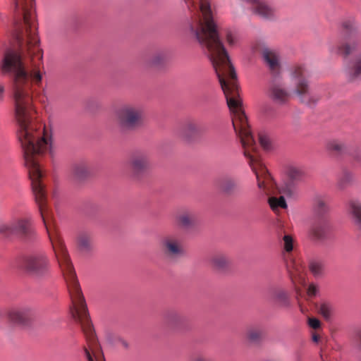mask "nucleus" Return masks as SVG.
I'll use <instances>...</instances> for the list:
<instances>
[{"label": "nucleus", "instance_id": "nucleus-31", "mask_svg": "<svg viewBox=\"0 0 361 361\" xmlns=\"http://www.w3.org/2000/svg\"><path fill=\"white\" fill-rule=\"evenodd\" d=\"M309 269L315 277H320L324 274V264L319 260H311L309 263Z\"/></svg>", "mask_w": 361, "mask_h": 361}, {"label": "nucleus", "instance_id": "nucleus-13", "mask_svg": "<svg viewBox=\"0 0 361 361\" xmlns=\"http://www.w3.org/2000/svg\"><path fill=\"white\" fill-rule=\"evenodd\" d=\"M341 27L342 29L341 36L343 43L350 44L357 42L358 28L355 19L343 20L341 22Z\"/></svg>", "mask_w": 361, "mask_h": 361}, {"label": "nucleus", "instance_id": "nucleus-9", "mask_svg": "<svg viewBox=\"0 0 361 361\" xmlns=\"http://www.w3.org/2000/svg\"><path fill=\"white\" fill-rule=\"evenodd\" d=\"M160 247L164 255L171 260H176L185 255L182 240L174 235L164 237L160 242Z\"/></svg>", "mask_w": 361, "mask_h": 361}, {"label": "nucleus", "instance_id": "nucleus-42", "mask_svg": "<svg viewBox=\"0 0 361 361\" xmlns=\"http://www.w3.org/2000/svg\"><path fill=\"white\" fill-rule=\"evenodd\" d=\"M163 60H164L163 56L159 55V56H154L152 59L151 63H152V64H153L154 66H158L162 62Z\"/></svg>", "mask_w": 361, "mask_h": 361}, {"label": "nucleus", "instance_id": "nucleus-27", "mask_svg": "<svg viewBox=\"0 0 361 361\" xmlns=\"http://www.w3.org/2000/svg\"><path fill=\"white\" fill-rule=\"evenodd\" d=\"M270 300L281 307H288L290 305L287 293L283 290H274L271 294Z\"/></svg>", "mask_w": 361, "mask_h": 361}, {"label": "nucleus", "instance_id": "nucleus-49", "mask_svg": "<svg viewBox=\"0 0 361 361\" xmlns=\"http://www.w3.org/2000/svg\"><path fill=\"white\" fill-rule=\"evenodd\" d=\"M121 343H122V345H123V347H125L126 348H127L128 347V343H127V342H126V341H121Z\"/></svg>", "mask_w": 361, "mask_h": 361}, {"label": "nucleus", "instance_id": "nucleus-7", "mask_svg": "<svg viewBox=\"0 0 361 361\" xmlns=\"http://www.w3.org/2000/svg\"><path fill=\"white\" fill-rule=\"evenodd\" d=\"M23 268L33 276H42L48 272L49 261L43 253L30 254L24 257Z\"/></svg>", "mask_w": 361, "mask_h": 361}, {"label": "nucleus", "instance_id": "nucleus-24", "mask_svg": "<svg viewBox=\"0 0 361 361\" xmlns=\"http://www.w3.org/2000/svg\"><path fill=\"white\" fill-rule=\"evenodd\" d=\"M200 133V126L193 121H188L183 127L180 133L183 139L189 141Z\"/></svg>", "mask_w": 361, "mask_h": 361}, {"label": "nucleus", "instance_id": "nucleus-20", "mask_svg": "<svg viewBox=\"0 0 361 361\" xmlns=\"http://www.w3.org/2000/svg\"><path fill=\"white\" fill-rule=\"evenodd\" d=\"M219 189L226 195H233L238 191V181L233 177L226 176L220 180Z\"/></svg>", "mask_w": 361, "mask_h": 361}, {"label": "nucleus", "instance_id": "nucleus-33", "mask_svg": "<svg viewBox=\"0 0 361 361\" xmlns=\"http://www.w3.org/2000/svg\"><path fill=\"white\" fill-rule=\"evenodd\" d=\"M295 185L293 181L284 183L279 188V192L287 197H291L295 193Z\"/></svg>", "mask_w": 361, "mask_h": 361}, {"label": "nucleus", "instance_id": "nucleus-32", "mask_svg": "<svg viewBox=\"0 0 361 361\" xmlns=\"http://www.w3.org/2000/svg\"><path fill=\"white\" fill-rule=\"evenodd\" d=\"M269 204L273 210H276L278 207H281L283 209L287 208V204L283 195H281L279 197H269Z\"/></svg>", "mask_w": 361, "mask_h": 361}, {"label": "nucleus", "instance_id": "nucleus-19", "mask_svg": "<svg viewBox=\"0 0 361 361\" xmlns=\"http://www.w3.org/2000/svg\"><path fill=\"white\" fill-rule=\"evenodd\" d=\"M330 226L327 222L323 221L312 226L310 235L314 240H324L328 238Z\"/></svg>", "mask_w": 361, "mask_h": 361}, {"label": "nucleus", "instance_id": "nucleus-4", "mask_svg": "<svg viewBox=\"0 0 361 361\" xmlns=\"http://www.w3.org/2000/svg\"><path fill=\"white\" fill-rule=\"evenodd\" d=\"M116 118L121 131H132L143 124L145 112L140 106L126 104L116 111Z\"/></svg>", "mask_w": 361, "mask_h": 361}, {"label": "nucleus", "instance_id": "nucleus-30", "mask_svg": "<svg viewBox=\"0 0 361 361\" xmlns=\"http://www.w3.org/2000/svg\"><path fill=\"white\" fill-rule=\"evenodd\" d=\"M0 235L6 238L15 235L12 219L9 221H0Z\"/></svg>", "mask_w": 361, "mask_h": 361}, {"label": "nucleus", "instance_id": "nucleus-22", "mask_svg": "<svg viewBox=\"0 0 361 361\" xmlns=\"http://www.w3.org/2000/svg\"><path fill=\"white\" fill-rule=\"evenodd\" d=\"M270 97L275 103L283 104L288 100L289 94L280 85L275 84L270 89Z\"/></svg>", "mask_w": 361, "mask_h": 361}, {"label": "nucleus", "instance_id": "nucleus-34", "mask_svg": "<svg viewBox=\"0 0 361 361\" xmlns=\"http://www.w3.org/2000/svg\"><path fill=\"white\" fill-rule=\"evenodd\" d=\"M288 177L290 181H298L303 177V171L296 167H290L288 172Z\"/></svg>", "mask_w": 361, "mask_h": 361}, {"label": "nucleus", "instance_id": "nucleus-40", "mask_svg": "<svg viewBox=\"0 0 361 361\" xmlns=\"http://www.w3.org/2000/svg\"><path fill=\"white\" fill-rule=\"evenodd\" d=\"M308 324L314 329H317L321 326L320 321L317 318H310L308 319Z\"/></svg>", "mask_w": 361, "mask_h": 361}, {"label": "nucleus", "instance_id": "nucleus-2", "mask_svg": "<svg viewBox=\"0 0 361 361\" xmlns=\"http://www.w3.org/2000/svg\"><path fill=\"white\" fill-rule=\"evenodd\" d=\"M205 53L213 64L226 98L228 106L233 114V127L240 139L244 148V155L250 159V165L252 166L255 159L248 149H255V141L249 129L247 117L242 109V101L240 98L238 77L235 68L224 47H207Z\"/></svg>", "mask_w": 361, "mask_h": 361}, {"label": "nucleus", "instance_id": "nucleus-21", "mask_svg": "<svg viewBox=\"0 0 361 361\" xmlns=\"http://www.w3.org/2000/svg\"><path fill=\"white\" fill-rule=\"evenodd\" d=\"M212 267L217 271H226L230 265L228 257L224 254L218 253L212 256L210 259Z\"/></svg>", "mask_w": 361, "mask_h": 361}, {"label": "nucleus", "instance_id": "nucleus-17", "mask_svg": "<svg viewBox=\"0 0 361 361\" xmlns=\"http://www.w3.org/2000/svg\"><path fill=\"white\" fill-rule=\"evenodd\" d=\"M347 212L354 225L361 231V202L351 199L347 202Z\"/></svg>", "mask_w": 361, "mask_h": 361}, {"label": "nucleus", "instance_id": "nucleus-38", "mask_svg": "<svg viewBox=\"0 0 361 361\" xmlns=\"http://www.w3.org/2000/svg\"><path fill=\"white\" fill-rule=\"evenodd\" d=\"M284 241V249L286 252H290L293 250V238L289 235H286L283 237Z\"/></svg>", "mask_w": 361, "mask_h": 361}, {"label": "nucleus", "instance_id": "nucleus-15", "mask_svg": "<svg viewBox=\"0 0 361 361\" xmlns=\"http://www.w3.org/2000/svg\"><path fill=\"white\" fill-rule=\"evenodd\" d=\"M12 224L15 235L26 238L33 233L30 217L14 218L12 219Z\"/></svg>", "mask_w": 361, "mask_h": 361}, {"label": "nucleus", "instance_id": "nucleus-12", "mask_svg": "<svg viewBox=\"0 0 361 361\" xmlns=\"http://www.w3.org/2000/svg\"><path fill=\"white\" fill-rule=\"evenodd\" d=\"M292 78L295 85L294 93L302 102H305V97L310 95V92L308 82L305 78L304 69L300 67L295 68L292 73Z\"/></svg>", "mask_w": 361, "mask_h": 361}, {"label": "nucleus", "instance_id": "nucleus-41", "mask_svg": "<svg viewBox=\"0 0 361 361\" xmlns=\"http://www.w3.org/2000/svg\"><path fill=\"white\" fill-rule=\"evenodd\" d=\"M317 291H318V289H317V286H315L313 284H311L308 287L307 294L310 296H314L317 293Z\"/></svg>", "mask_w": 361, "mask_h": 361}, {"label": "nucleus", "instance_id": "nucleus-6", "mask_svg": "<svg viewBox=\"0 0 361 361\" xmlns=\"http://www.w3.org/2000/svg\"><path fill=\"white\" fill-rule=\"evenodd\" d=\"M39 316V311L30 305L13 307L7 312L8 322L18 326H27L36 320Z\"/></svg>", "mask_w": 361, "mask_h": 361}, {"label": "nucleus", "instance_id": "nucleus-45", "mask_svg": "<svg viewBox=\"0 0 361 361\" xmlns=\"http://www.w3.org/2000/svg\"><path fill=\"white\" fill-rule=\"evenodd\" d=\"M4 93V86L0 83V102L3 100Z\"/></svg>", "mask_w": 361, "mask_h": 361}, {"label": "nucleus", "instance_id": "nucleus-1", "mask_svg": "<svg viewBox=\"0 0 361 361\" xmlns=\"http://www.w3.org/2000/svg\"><path fill=\"white\" fill-rule=\"evenodd\" d=\"M33 54L30 49L8 48L4 51L0 67L2 73L9 75L13 80L18 139L23 151L35 200L39 204L42 216H44L42 205L45 200V192L40 180L42 171L39 158L48 150L51 154V141L44 127L36 121L37 113L28 92L29 77L36 84L40 83L42 79V75L37 68L35 67L30 72L25 68L26 58H32Z\"/></svg>", "mask_w": 361, "mask_h": 361}, {"label": "nucleus", "instance_id": "nucleus-48", "mask_svg": "<svg viewBox=\"0 0 361 361\" xmlns=\"http://www.w3.org/2000/svg\"><path fill=\"white\" fill-rule=\"evenodd\" d=\"M312 340L314 341V342H317L319 341V337L317 335H313L312 336Z\"/></svg>", "mask_w": 361, "mask_h": 361}, {"label": "nucleus", "instance_id": "nucleus-26", "mask_svg": "<svg viewBox=\"0 0 361 361\" xmlns=\"http://www.w3.org/2000/svg\"><path fill=\"white\" fill-rule=\"evenodd\" d=\"M72 173L75 179L82 180L90 175V169L85 164L78 163L73 165Z\"/></svg>", "mask_w": 361, "mask_h": 361}, {"label": "nucleus", "instance_id": "nucleus-44", "mask_svg": "<svg viewBox=\"0 0 361 361\" xmlns=\"http://www.w3.org/2000/svg\"><path fill=\"white\" fill-rule=\"evenodd\" d=\"M13 37L16 39V42L18 43H23L24 42L21 39V36L19 33L18 32H14L13 34Z\"/></svg>", "mask_w": 361, "mask_h": 361}, {"label": "nucleus", "instance_id": "nucleus-16", "mask_svg": "<svg viewBox=\"0 0 361 361\" xmlns=\"http://www.w3.org/2000/svg\"><path fill=\"white\" fill-rule=\"evenodd\" d=\"M176 222L181 228L189 230L198 224V218L194 211L185 210L177 216Z\"/></svg>", "mask_w": 361, "mask_h": 361}, {"label": "nucleus", "instance_id": "nucleus-47", "mask_svg": "<svg viewBox=\"0 0 361 361\" xmlns=\"http://www.w3.org/2000/svg\"><path fill=\"white\" fill-rule=\"evenodd\" d=\"M193 361H212V360H210L209 359L204 358V357H197Z\"/></svg>", "mask_w": 361, "mask_h": 361}, {"label": "nucleus", "instance_id": "nucleus-5", "mask_svg": "<svg viewBox=\"0 0 361 361\" xmlns=\"http://www.w3.org/2000/svg\"><path fill=\"white\" fill-rule=\"evenodd\" d=\"M15 9L23 16L27 33V44L29 45L39 44L41 42L39 38L32 30H36L35 0H15Z\"/></svg>", "mask_w": 361, "mask_h": 361}, {"label": "nucleus", "instance_id": "nucleus-10", "mask_svg": "<svg viewBox=\"0 0 361 361\" xmlns=\"http://www.w3.org/2000/svg\"><path fill=\"white\" fill-rule=\"evenodd\" d=\"M130 168L135 176H139L150 167V155L145 151L134 152L129 160Z\"/></svg>", "mask_w": 361, "mask_h": 361}, {"label": "nucleus", "instance_id": "nucleus-43", "mask_svg": "<svg viewBox=\"0 0 361 361\" xmlns=\"http://www.w3.org/2000/svg\"><path fill=\"white\" fill-rule=\"evenodd\" d=\"M84 352L88 361H94L92 356L87 348H84Z\"/></svg>", "mask_w": 361, "mask_h": 361}, {"label": "nucleus", "instance_id": "nucleus-29", "mask_svg": "<svg viewBox=\"0 0 361 361\" xmlns=\"http://www.w3.org/2000/svg\"><path fill=\"white\" fill-rule=\"evenodd\" d=\"M78 247L80 252L89 253L92 249V239L87 234H81L78 238Z\"/></svg>", "mask_w": 361, "mask_h": 361}, {"label": "nucleus", "instance_id": "nucleus-28", "mask_svg": "<svg viewBox=\"0 0 361 361\" xmlns=\"http://www.w3.org/2000/svg\"><path fill=\"white\" fill-rule=\"evenodd\" d=\"M355 180L353 174L350 171H343L337 182V188L340 190H343L351 185Z\"/></svg>", "mask_w": 361, "mask_h": 361}, {"label": "nucleus", "instance_id": "nucleus-23", "mask_svg": "<svg viewBox=\"0 0 361 361\" xmlns=\"http://www.w3.org/2000/svg\"><path fill=\"white\" fill-rule=\"evenodd\" d=\"M325 148L327 151L336 154H343L346 153L348 151L346 144L337 139H331L327 140L325 143Z\"/></svg>", "mask_w": 361, "mask_h": 361}, {"label": "nucleus", "instance_id": "nucleus-35", "mask_svg": "<svg viewBox=\"0 0 361 361\" xmlns=\"http://www.w3.org/2000/svg\"><path fill=\"white\" fill-rule=\"evenodd\" d=\"M318 311L326 320L330 319L332 312L331 305L327 303H322L318 307Z\"/></svg>", "mask_w": 361, "mask_h": 361}, {"label": "nucleus", "instance_id": "nucleus-37", "mask_svg": "<svg viewBox=\"0 0 361 361\" xmlns=\"http://www.w3.org/2000/svg\"><path fill=\"white\" fill-rule=\"evenodd\" d=\"M226 42L230 44H237V43L240 42L239 37L238 35H236L235 33H233L229 30L226 31Z\"/></svg>", "mask_w": 361, "mask_h": 361}, {"label": "nucleus", "instance_id": "nucleus-8", "mask_svg": "<svg viewBox=\"0 0 361 361\" xmlns=\"http://www.w3.org/2000/svg\"><path fill=\"white\" fill-rule=\"evenodd\" d=\"M338 54L343 59L355 58V61L348 71V78L350 81H355L361 78V54L357 47H335Z\"/></svg>", "mask_w": 361, "mask_h": 361}, {"label": "nucleus", "instance_id": "nucleus-39", "mask_svg": "<svg viewBox=\"0 0 361 361\" xmlns=\"http://www.w3.org/2000/svg\"><path fill=\"white\" fill-rule=\"evenodd\" d=\"M259 143L264 149H268L270 147V140L267 135H260L259 137Z\"/></svg>", "mask_w": 361, "mask_h": 361}, {"label": "nucleus", "instance_id": "nucleus-14", "mask_svg": "<svg viewBox=\"0 0 361 361\" xmlns=\"http://www.w3.org/2000/svg\"><path fill=\"white\" fill-rule=\"evenodd\" d=\"M250 11L262 18L270 20L275 16V9L264 0H255L250 6Z\"/></svg>", "mask_w": 361, "mask_h": 361}, {"label": "nucleus", "instance_id": "nucleus-36", "mask_svg": "<svg viewBox=\"0 0 361 361\" xmlns=\"http://www.w3.org/2000/svg\"><path fill=\"white\" fill-rule=\"evenodd\" d=\"M262 331L258 329H251L247 333V337L252 342H258L262 337Z\"/></svg>", "mask_w": 361, "mask_h": 361}, {"label": "nucleus", "instance_id": "nucleus-25", "mask_svg": "<svg viewBox=\"0 0 361 361\" xmlns=\"http://www.w3.org/2000/svg\"><path fill=\"white\" fill-rule=\"evenodd\" d=\"M314 210L318 216L326 214L329 210L328 198L324 195L316 196L314 200Z\"/></svg>", "mask_w": 361, "mask_h": 361}, {"label": "nucleus", "instance_id": "nucleus-3", "mask_svg": "<svg viewBox=\"0 0 361 361\" xmlns=\"http://www.w3.org/2000/svg\"><path fill=\"white\" fill-rule=\"evenodd\" d=\"M199 11L200 15L197 20V26L195 27L193 25L190 26V31L195 35L197 42L210 45H222L217 25L213 18L214 8L212 0H200Z\"/></svg>", "mask_w": 361, "mask_h": 361}, {"label": "nucleus", "instance_id": "nucleus-46", "mask_svg": "<svg viewBox=\"0 0 361 361\" xmlns=\"http://www.w3.org/2000/svg\"><path fill=\"white\" fill-rule=\"evenodd\" d=\"M255 173H256L257 178V185H258V187H259V188H263L264 183H263V182H261V181L259 180V176H258L257 173V172H255Z\"/></svg>", "mask_w": 361, "mask_h": 361}, {"label": "nucleus", "instance_id": "nucleus-11", "mask_svg": "<svg viewBox=\"0 0 361 361\" xmlns=\"http://www.w3.org/2000/svg\"><path fill=\"white\" fill-rule=\"evenodd\" d=\"M163 320L164 324L173 331H180L184 329L188 319L183 313L176 310H169L164 313Z\"/></svg>", "mask_w": 361, "mask_h": 361}, {"label": "nucleus", "instance_id": "nucleus-50", "mask_svg": "<svg viewBox=\"0 0 361 361\" xmlns=\"http://www.w3.org/2000/svg\"><path fill=\"white\" fill-rule=\"evenodd\" d=\"M357 337L359 341L361 342V331L358 332Z\"/></svg>", "mask_w": 361, "mask_h": 361}, {"label": "nucleus", "instance_id": "nucleus-18", "mask_svg": "<svg viewBox=\"0 0 361 361\" xmlns=\"http://www.w3.org/2000/svg\"><path fill=\"white\" fill-rule=\"evenodd\" d=\"M262 56L264 63L271 71H275L279 69L280 57L276 50L267 47L262 50Z\"/></svg>", "mask_w": 361, "mask_h": 361}]
</instances>
